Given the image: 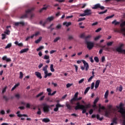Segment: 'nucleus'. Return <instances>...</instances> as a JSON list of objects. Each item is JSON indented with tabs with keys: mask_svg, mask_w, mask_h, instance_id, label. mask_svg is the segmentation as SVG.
I'll use <instances>...</instances> for the list:
<instances>
[{
	"mask_svg": "<svg viewBox=\"0 0 125 125\" xmlns=\"http://www.w3.org/2000/svg\"><path fill=\"white\" fill-rule=\"evenodd\" d=\"M88 108H90V104H88L84 105L83 104H80V102H77L75 109V110H79V109H81V110H83V114H84V113L86 112V111H87V109H88Z\"/></svg>",
	"mask_w": 125,
	"mask_h": 125,
	"instance_id": "nucleus-1",
	"label": "nucleus"
},
{
	"mask_svg": "<svg viewBox=\"0 0 125 125\" xmlns=\"http://www.w3.org/2000/svg\"><path fill=\"white\" fill-rule=\"evenodd\" d=\"M34 9H35V8H34L28 9L26 11L25 14L21 16L20 18L21 19H24L25 18H27L28 16H30L31 18H33L34 16H35V14L32 13V11H33Z\"/></svg>",
	"mask_w": 125,
	"mask_h": 125,
	"instance_id": "nucleus-2",
	"label": "nucleus"
},
{
	"mask_svg": "<svg viewBox=\"0 0 125 125\" xmlns=\"http://www.w3.org/2000/svg\"><path fill=\"white\" fill-rule=\"evenodd\" d=\"M108 108L109 109L105 112L104 116L107 118H110L113 114H115L116 108H112V105H109Z\"/></svg>",
	"mask_w": 125,
	"mask_h": 125,
	"instance_id": "nucleus-3",
	"label": "nucleus"
},
{
	"mask_svg": "<svg viewBox=\"0 0 125 125\" xmlns=\"http://www.w3.org/2000/svg\"><path fill=\"white\" fill-rule=\"evenodd\" d=\"M124 104L122 103H121L119 105H117L116 108L119 110L118 112L121 113L122 115V118L123 119H125V110H124Z\"/></svg>",
	"mask_w": 125,
	"mask_h": 125,
	"instance_id": "nucleus-4",
	"label": "nucleus"
},
{
	"mask_svg": "<svg viewBox=\"0 0 125 125\" xmlns=\"http://www.w3.org/2000/svg\"><path fill=\"white\" fill-rule=\"evenodd\" d=\"M82 62H83V64H84V66L85 68L86 71H87V70H88V68H89V66L88 65V63L87 62H86L85 61L83 60L82 61H77V63L78 64H81V63H82Z\"/></svg>",
	"mask_w": 125,
	"mask_h": 125,
	"instance_id": "nucleus-5",
	"label": "nucleus"
},
{
	"mask_svg": "<svg viewBox=\"0 0 125 125\" xmlns=\"http://www.w3.org/2000/svg\"><path fill=\"white\" fill-rule=\"evenodd\" d=\"M86 44L87 45V48L90 50L93 48L94 47V43L90 41L85 42Z\"/></svg>",
	"mask_w": 125,
	"mask_h": 125,
	"instance_id": "nucleus-6",
	"label": "nucleus"
},
{
	"mask_svg": "<svg viewBox=\"0 0 125 125\" xmlns=\"http://www.w3.org/2000/svg\"><path fill=\"white\" fill-rule=\"evenodd\" d=\"M42 106L43 111L44 112V113H48V112H49V108H50V106L46 104H43Z\"/></svg>",
	"mask_w": 125,
	"mask_h": 125,
	"instance_id": "nucleus-7",
	"label": "nucleus"
},
{
	"mask_svg": "<svg viewBox=\"0 0 125 125\" xmlns=\"http://www.w3.org/2000/svg\"><path fill=\"white\" fill-rule=\"evenodd\" d=\"M78 95H79V93L76 92L74 95V97L70 101L71 104H75V101H77V99H78Z\"/></svg>",
	"mask_w": 125,
	"mask_h": 125,
	"instance_id": "nucleus-8",
	"label": "nucleus"
},
{
	"mask_svg": "<svg viewBox=\"0 0 125 125\" xmlns=\"http://www.w3.org/2000/svg\"><path fill=\"white\" fill-rule=\"evenodd\" d=\"M92 9H97V8H100L102 10H103L105 7L103 6H101L100 3L95 4L93 7H92Z\"/></svg>",
	"mask_w": 125,
	"mask_h": 125,
	"instance_id": "nucleus-9",
	"label": "nucleus"
},
{
	"mask_svg": "<svg viewBox=\"0 0 125 125\" xmlns=\"http://www.w3.org/2000/svg\"><path fill=\"white\" fill-rule=\"evenodd\" d=\"M124 46V44H121L120 46L116 49L117 51L121 53H124L125 54V50H123L122 47Z\"/></svg>",
	"mask_w": 125,
	"mask_h": 125,
	"instance_id": "nucleus-10",
	"label": "nucleus"
},
{
	"mask_svg": "<svg viewBox=\"0 0 125 125\" xmlns=\"http://www.w3.org/2000/svg\"><path fill=\"white\" fill-rule=\"evenodd\" d=\"M14 25L16 27H22L25 25V22L24 21L16 22H14Z\"/></svg>",
	"mask_w": 125,
	"mask_h": 125,
	"instance_id": "nucleus-11",
	"label": "nucleus"
},
{
	"mask_svg": "<svg viewBox=\"0 0 125 125\" xmlns=\"http://www.w3.org/2000/svg\"><path fill=\"white\" fill-rule=\"evenodd\" d=\"M63 107H64V105L58 103L56 104V107L54 109V112H58V110H59V108Z\"/></svg>",
	"mask_w": 125,
	"mask_h": 125,
	"instance_id": "nucleus-12",
	"label": "nucleus"
},
{
	"mask_svg": "<svg viewBox=\"0 0 125 125\" xmlns=\"http://www.w3.org/2000/svg\"><path fill=\"white\" fill-rule=\"evenodd\" d=\"M85 14H86V16H89L92 14V11L90 9H86L84 11Z\"/></svg>",
	"mask_w": 125,
	"mask_h": 125,
	"instance_id": "nucleus-13",
	"label": "nucleus"
},
{
	"mask_svg": "<svg viewBox=\"0 0 125 125\" xmlns=\"http://www.w3.org/2000/svg\"><path fill=\"white\" fill-rule=\"evenodd\" d=\"M2 60L6 61V62H11V59L7 58V56H4L2 58Z\"/></svg>",
	"mask_w": 125,
	"mask_h": 125,
	"instance_id": "nucleus-14",
	"label": "nucleus"
},
{
	"mask_svg": "<svg viewBox=\"0 0 125 125\" xmlns=\"http://www.w3.org/2000/svg\"><path fill=\"white\" fill-rule=\"evenodd\" d=\"M35 75L38 78V79H42V74L40 72H35Z\"/></svg>",
	"mask_w": 125,
	"mask_h": 125,
	"instance_id": "nucleus-15",
	"label": "nucleus"
},
{
	"mask_svg": "<svg viewBox=\"0 0 125 125\" xmlns=\"http://www.w3.org/2000/svg\"><path fill=\"white\" fill-rule=\"evenodd\" d=\"M16 114H17V116L19 118H21V117H28V115L26 114H20V111H17Z\"/></svg>",
	"mask_w": 125,
	"mask_h": 125,
	"instance_id": "nucleus-16",
	"label": "nucleus"
},
{
	"mask_svg": "<svg viewBox=\"0 0 125 125\" xmlns=\"http://www.w3.org/2000/svg\"><path fill=\"white\" fill-rule=\"evenodd\" d=\"M54 20V16L49 17L46 20V23H47V22H51V21H53V20Z\"/></svg>",
	"mask_w": 125,
	"mask_h": 125,
	"instance_id": "nucleus-17",
	"label": "nucleus"
},
{
	"mask_svg": "<svg viewBox=\"0 0 125 125\" xmlns=\"http://www.w3.org/2000/svg\"><path fill=\"white\" fill-rule=\"evenodd\" d=\"M48 68V65H46L45 66L43 67L42 70L44 71V74H46V73H48L47 71V68Z\"/></svg>",
	"mask_w": 125,
	"mask_h": 125,
	"instance_id": "nucleus-18",
	"label": "nucleus"
},
{
	"mask_svg": "<svg viewBox=\"0 0 125 125\" xmlns=\"http://www.w3.org/2000/svg\"><path fill=\"white\" fill-rule=\"evenodd\" d=\"M99 84H100V80H97L95 83V88H98V86H99Z\"/></svg>",
	"mask_w": 125,
	"mask_h": 125,
	"instance_id": "nucleus-19",
	"label": "nucleus"
},
{
	"mask_svg": "<svg viewBox=\"0 0 125 125\" xmlns=\"http://www.w3.org/2000/svg\"><path fill=\"white\" fill-rule=\"evenodd\" d=\"M71 24L72 23L71 22H64L63 23V26H66V27H69V26H70Z\"/></svg>",
	"mask_w": 125,
	"mask_h": 125,
	"instance_id": "nucleus-20",
	"label": "nucleus"
},
{
	"mask_svg": "<svg viewBox=\"0 0 125 125\" xmlns=\"http://www.w3.org/2000/svg\"><path fill=\"white\" fill-rule=\"evenodd\" d=\"M45 75L44 76V79H46L47 77H50V76H52V73L46 72V73H44Z\"/></svg>",
	"mask_w": 125,
	"mask_h": 125,
	"instance_id": "nucleus-21",
	"label": "nucleus"
},
{
	"mask_svg": "<svg viewBox=\"0 0 125 125\" xmlns=\"http://www.w3.org/2000/svg\"><path fill=\"white\" fill-rule=\"evenodd\" d=\"M29 50L28 48L23 49L20 51V53L22 54L24 53V52H27Z\"/></svg>",
	"mask_w": 125,
	"mask_h": 125,
	"instance_id": "nucleus-22",
	"label": "nucleus"
},
{
	"mask_svg": "<svg viewBox=\"0 0 125 125\" xmlns=\"http://www.w3.org/2000/svg\"><path fill=\"white\" fill-rule=\"evenodd\" d=\"M108 96H109V91L107 90L104 94V99H107Z\"/></svg>",
	"mask_w": 125,
	"mask_h": 125,
	"instance_id": "nucleus-23",
	"label": "nucleus"
},
{
	"mask_svg": "<svg viewBox=\"0 0 125 125\" xmlns=\"http://www.w3.org/2000/svg\"><path fill=\"white\" fill-rule=\"evenodd\" d=\"M15 44H16V45H18V46H23V43H19L18 42V41H16L14 42Z\"/></svg>",
	"mask_w": 125,
	"mask_h": 125,
	"instance_id": "nucleus-24",
	"label": "nucleus"
},
{
	"mask_svg": "<svg viewBox=\"0 0 125 125\" xmlns=\"http://www.w3.org/2000/svg\"><path fill=\"white\" fill-rule=\"evenodd\" d=\"M42 121L43 123H49V122H50V120H49V119L48 118H44L42 119Z\"/></svg>",
	"mask_w": 125,
	"mask_h": 125,
	"instance_id": "nucleus-25",
	"label": "nucleus"
},
{
	"mask_svg": "<svg viewBox=\"0 0 125 125\" xmlns=\"http://www.w3.org/2000/svg\"><path fill=\"white\" fill-rule=\"evenodd\" d=\"M91 35H88L87 36L85 37V42H89L88 41V40H89V39H90V38H91Z\"/></svg>",
	"mask_w": 125,
	"mask_h": 125,
	"instance_id": "nucleus-26",
	"label": "nucleus"
},
{
	"mask_svg": "<svg viewBox=\"0 0 125 125\" xmlns=\"http://www.w3.org/2000/svg\"><path fill=\"white\" fill-rule=\"evenodd\" d=\"M46 90L47 92H48V95L50 96V95H51V92L52 91V90L50 88H47Z\"/></svg>",
	"mask_w": 125,
	"mask_h": 125,
	"instance_id": "nucleus-27",
	"label": "nucleus"
},
{
	"mask_svg": "<svg viewBox=\"0 0 125 125\" xmlns=\"http://www.w3.org/2000/svg\"><path fill=\"white\" fill-rule=\"evenodd\" d=\"M60 40H61V38L60 37H57L54 40L53 42H57L60 41Z\"/></svg>",
	"mask_w": 125,
	"mask_h": 125,
	"instance_id": "nucleus-28",
	"label": "nucleus"
},
{
	"mask_svg": "<svg viewBox=\"0 0 125 125\" xmlns=\"http://www.w3.org/2000/svg\"><path fill=\"white\" fill-rule=\"evenodd\" d=\"M4 33L6 35H10V30L7 29H6L5 31H4Z\"/></svg>",
	"mask_w": 125,
	"mask_h": 125,
	"instance_id": "nucleus-29",
	"label": "nucleus"
},
{
	"mask_svg": "<svg viewBox=\"0 0 125 125\" xmlns=\"http://www.w3.org/2000/svg\"><path fill=\"white\" fill-rule=\"evenodd\" d=\"M20 84V83H18L17 84H16V85H15L14 86V87H12L11 91H13V90H14V89H15V88H16V87H17L18 86H19Z\"/></svg>",
	"mask_w": 125,
	"mask_h": 125,
	"instance_id": "nucleus-30",
	"label": "nucleus"
},
{
	"mask_svg": "<svg viewBox=\"0 0 125 125\" xmlns=\"http://www.w3.org/2000/svg\"><path fill=\"white\" fill-rule=\"evenodd\" d=\"M42 40V37H39V39L35 41V43H39V42H41Z\"/></svg>",
	"mask_w": 125,
	"mask_h": 125,
	"instance_id": "nucleus-31",
	"label": "nucleus"
},
{
	"mask_svg": "<svg viewBox=\"0 0 125 125\" xmlns=\"http://www.w3.org/2000/svg\"><path fill=\"white\" fill-rule=\"evenodd\" d=\"M101 37H102L101 35H99V36H98L95 37V38H94V41H95L96 42L97 41H98V40H99L100 39H101Z\"/></svg>",
	"mask_w": 125,
	"mask_h": 125,
	"instance_id": "nucleus-32",
	"label": "nucleus"
},
{
	"mask_svg": "<svg viewBox=\"0 0 125 125\" xmlns=\"http://www.w3.org/2000/svg\"><path fill=\"white\" fill-rule=\"evenodd\" d=\"M40 25H42V26H43V27H45V24H46V21L43 22H42V21H41L40 22Z\"/></svg>",
	"mask_w": 125,
	"mask_h": 125,
	"instance_id": "nucleus-33",
	"label": "nucleus"
},
{
	"mask_svg": "<svg viewBox=\"0 0 125 125\" xmlns=\"http://www.w3.org/2000/svg\"><path fill=\"white\" fill-rule=\"evenodd\" d=\"M96 117L97 120H99V121H102V120H103V117H100V115H99V114H97Z\"/></svg>",
	"mask_w": 125,
	"mask_h": 125,
	"instance_id": "nucleus-34",
	"label": "nucleus"
},
{
	"mask_svg": "<svg viewBox=\"0 0 125 125\" xmlns=\"http://www.w3.org/2000/svg\"><path fill=\"white\" fill-rule=\"evenodd\" d=\"M12 46V44H11V43H8L6 45V46H5V49H7V48H10V47H11Z\"/></svg>",
	"mask_w": 125,
	"mask_h": 125,
	"instance_id": "nucleus-35",
	"label": "nucleus"
},
{
	"mask_svg": "<svg viewBox=\"0 0 125 125\" xmlns=\"http://www.w3.org/2000/svg\"><path fill=\"white\" fill-rule=\"evenodd\" d=\"M120 22L117 21V20H114L112 22V24H114V25H119L120 24Z\"/></svg>",
	"mask_w": 125,
	"mask_h": 125,
	"instance_id": "nucleus-36",
	"label": "nucleus"
},
{
	"mask_svg": "<svg viewBox=\"0 0 125 125\" xmlns=\"http://www.w3.org/2000/svg\"><path fill=\"white\" fill-rule=\"evenodd\" d=\"M66 106L67 107V109L69 110H71L72 109V106L70 104H66Z\"/></svg>",
	"mask_w": 125,
	"mask_h": 125,
	"instance_id": "nucleus-37",
	"label": "nucleus"
},
{
	"mask_svg": "<svg viewBox=\"0 0 125 125\" xmlns=\"http://www.w3.org/2000/svg\"><path fill=\"white\" fill-rule=\"evenodd\" d=\"M114 15H112L111 16H108V17H106L105 19H104V20H108V19H110V18H113V17H114Z\"/></svg>",
	"mask_w": 125,
	"mask_h": 125,
	"instance_id": "nucleus-38",
	"label": "nucleus"
},
{
	"mask_svg": "<svg viewBox=\"0 0 125 125\" xmlns=\"http://www.w3.org/2000/svg\"><path fill=\"white\" fill-rule=\"evenodd\" d=\"M47 6H44L42 9L40 10V12H42L43 10H46Z\"/></svg>",
	"mask_w": 125,
	"mask_h": 125,
	"instance_id": "nucleus-39",
	"label": "nucleus"
},
{
	"mask_svg": "<svg viewBox=\"0 0 125 125\" xmlns=\"http://www.w3.org/2000/svg\"><path fill=\"white\" fill-rule=\"evenodd\" d=\"M50 68L51 72H54L55 71V70L53 68V65L52 64L50 65Z\"/></svg>",
	"mask_w": 125,
	"mask_h": 125,
	"instance_id": "nucleus-40",
	"label": "nucleus"
},
{
	"mask_svg": "<svg viewBox=\"0 0 125 125\" xmlns=\"http://www.w3.org/2000/svg\"><path fill=\"white\" fill-rule=\"evenodd\" d=\"M121 31L122 32V33L125 36V28H121Z\"/></svg>",
	"mask_w": 125,
	"mask_h": 125,
	"instance_id": "nucleus-41",
	"label": "nucleus"
},
{
	"mask_svg": "<svg viewBox=\"0 0 125 125\" xmlns=\"http://www.w3.org/2000/svg\"><path fill=\"white\" fill-rule=\"evenodd\" d=\"M62 25H61V24H59L56 26V29L59 30V29H60L61 28H62Z\"/></svg>",
	"mask_w": 125,
	"mask_h": 125,
	"instance_id": "nucleus-42",
	"label": "nucleus"
},
{
	"mask_svg": "<svg viewBox=\"0 0 125 125\" xmlns=\"http://www.w3.org/2000/svg\"><path fill=\"white\" fill-rule=\"evenodd\" d=\"M23 76H24V74H23V72H20V79H23Z\"/></svg>",
	"mask_w": 125,
	"mask_h": 125,
	"instance_id": "nucleus-43",
	"label": "nucleus"
},
{
	"mask_svg": "<svg viewBox=\"0 0 125 125\" xmlns=\"http://www.w3.org/2000/svg\"><path fill=\"white\" fill-rule=\"evenodd\" d=\"M89 89H90V87H87L86 89L85 90V91L84 92V94H86L87 92H88V90H89Z\"/></svg>",
	"mask_w": 125,
	"mask_h": 125,
	"instance_id": "nucleus-44",
	"label": "nucleus"
},
{
	"mask_svg": "<svg viewBox=\"0 0 125 125\" xmlns=\"http://www.w3.org/2000/svg\"><path fill=\"white\" fill-rule=\"evenodd\" d=\"M68 40L69 41H72V40H74V37L73 36V35H69Z\"/></svg>",
	"mask_w": 125,
	"mask_h": 125,
	"instance_id": "nucleus-45",
	"label": "nucleus"
},
{
	"mask_svg": "<svg viewBox=\"0 0 125 125\" xmlns=\"http://www.w3.org/2000/svg\"><path fill=\"white\" fill-rule=\"evenodd\" d=\"M44 48V47H43V46H41L37 49V51H40V50H42V49H43Z\"/></svg>",
	"mask_w": 125,
	"mask_h": 125,
	"instance_id": "nucleus-46",
	"label": "nucleus"
},
{
	"mask_svg": "<svg viewBox=\"0 0 125 125\" xmlns=\"http://www.w3.org/2000/svg\"><path fill=\"white\" fill-rule=\"evenodd\" d=\"M117 121H118V118L115 117V118H114L113 119L112 122H113V123H114V124H116Z\"/></svg>",
	"mask_w": 125,
	"mask_h": 125,
	"instance_id": "nucleus-47",
	"label": "nucleus"
},
{
	"mask_svg": "<svg viewBox=\"0 0 125 125\" xmlns=\"http://www.w3.org/2000/svg\"><path fill=\"white\" fill-rule=\"evenodd\" d=\"M80 38L81 39H85V35L84 34V33L81 34Z\"/></svg>",
	"mask_w": 125,
	"mask_h": 125,
	"instance_id": "nucleus-48",
	"label": "nucleus"
},
{
	"mask_svg": "<svg viewBox=\"0 0 125 125\" xmlns=\"http://www.w3.org/2000/svg\"><path fill=\"white\" fill-rule=\"evenodd\" d=\"M43 59H44L45 60H47L49 59V56L45 55L43 57Z\"/></svg>",
	"mask_w": 125,
	"mask_h": 125,
	"instance_id": "nucleus-49",
	"label": "nucleus"
},
{
	"mask_svg": "<svg viewBox=\"0 0 125 125\" xmlns=\"http://www.w3.org/2000/svg\"><path fill=\"white\" fill-rule=\"evenodd\" d=\"M106 44L107 46H111L113 44V42H108Z\"/></svg>",
	"mask_w": 125,
	"mask_h": 125,
	"instance_id": "nucleus-50",
	"label": "nucleus"
},
{
	"mask_svg": "<svg viewBox=\"0 0 125 125\" xmlns=\"http://www.w3.org/2000/svg\"><path fill=\"white\" fill-rule=\"evenodd\" d=\"M107 11H108V10H105L103 12H99V14H104V13H106V12H107Z\"/></svg>",
	"mask_w": 125,
	"mask_h": 125,
	"instance_id": "nucleus-51",
	"label": "nucleus"
},
{
	"mask_svg": "<svg viewBox=\"0 0 125 125\" xmlns=\"http://www.w3.org/2000/svg\"><path fill=\"white\" fill-rule=\"evenodd\" d=\"M93 78H94V75H93L92 76H91L88 80V82H91V80L93 79Z\"/></svg>",
	"mask_w": 125,
	"mask_h": 125,
	"instance_id": "nucleus-52",
	"label": "nucleus"
},
{
	"mask_svg": "<svg viewBox=\"0 0 125 125\" xmlns=\"http://www.w3.org/2000/svg\"><path fill=\"white\" fill-rule=\"evenodd\" d=\"M98 101H99V98H97L94 102V104H96Z\"/></svg>",
	"mask_w": 125,
	"mask_h": 125,
	"instance_id": "nucleus-53",
	"label": "nucleus"
},
{
	"mask_svg": "<svg viewBox=\"0 0 125 125\" xmlns=\"http://www.w3.org/2000/svg\"><path fill=\"white\" fill-rule=\"evenodd\" d=\"M72 85H73V84H72V83H67V84H66V87H67V88H69V87H70V86H72Z\"/></svg>",
	"mask_w": 125,
	"mask_h": 125,
	"instance_id": "nucleus-54",
	"label": "nucleus"
},
{
	"mask_svg": "<svg viewBox=\"0 0 125 125\" xmlns=\"http://www.w3.org/2000/svg\"><path fill=\"white\" fill-rule=\"evenodd\" d=\"M85 20V18H79V20H78V22H80L81 21H83V20Z\"/></svg>",
	"mask_w": 125,
	"mask_h": 125,
	"instance_id": "nucleus-55",
	"label": "nucleus"
},
{
	"mask_svg": "<svg viewBox=\"0 0 125 125\" xmlns=\"http://www.w3.org/2000/svg\"><path fill=\"white\" fill-rule=\"evenodd\" d=\"M124 26H125V21L123 22L121 24H120V26L122 27L121 29H123V27H124Z\"/></svg>",
	"mask_w": 125,
	"mask_h": 125,
	"instance_id": "nucleus-56",
	"label": "nucleus"
},
{
	"mask_svg": "<svg viewBox=\"0 0 125 125\" xmlns=\"http://www.w3.org/2000/svg\"><path fill=\"white\" fill-rule=\"evenodd\" d=\"M43 94V92H41L40 93L38 94L37 96L36 97H40V96H42Z\"/></svg>",
	"mask_w": 125,
	"mask_h": 125,
	"instance_id": "nucleus-57",
	"label": "nucleus"
},
{
	"mask_svg": "<svg viewBox=\"0 0 125 125\" xmlns=\"http://www.w3.org/2000/svg\"><path fill=\"white\" fill-rule=\"evenodd\" d=\"M84 82V79L83 78L79 81V83H83Z\"/></svg>",
	"mask_w": 125,
	"mask_h": 125,
	"instance_id": "nucleus-58",
	"label": "nucleus"
},
{
	"mask_svg": "<svg viewBox=\"0 0 125 125\" xmlns=\"http://www.w3.org/2000/svg\"><path fill=\"white\" fill-rule=\"evenodd\" d=\"M1 36H2V40H4L5 38H6V35L4 34H2Z\"/></svg>",
	"mask_w": 125,
	"mask_h": 125,
	"instance_id": "nucleus-59",
	"label": "nucleus"
},
{
	"mask_svg": "<svg viewBox=\"0 0 125 125\" xmlns=\"http://www.w3.org/2000/svg\"><path fill=\"white\" fill-rule=\"evenodd\" d=\"M0 113L1 114V115H5V111L4 110H1L0 112Z\"/></svg>",
	"mask_w": 125,
	"mask_h": 125,
	"instance_id": "nucleus-60",
	"label": "nucleus"
},
{
	"mask_svg": "<svg viewBox=\"0 0 125 125\" xmlns=\"http://www.w3.org/2000/svg\"><path fill=\"white\" fill-rule=\"evenodd\" d=\"M94 60L95 61H96V62H99V59H98V57H95L94 58Z\"/></svg>",
	"mask_w": 125,
	"mask_h": 125,
	"instance_id": "nucleus-61",
	"label": "nucleus"
},
{
	"mask_svg": "<svg viewBox=\"0 0 125 125\" xmlns=\"http://www.w3.org/2000/svg\"><path fill=\"white\" fill-rule=\"evenodd\" d=\"M15 97H16V98H17L18 99H19V98H20V94H16Z\"/></svg>",
	"mask_w": 125,
	"mask_h": 125,
	"instance_id": "nucleus-62",
	"label": "nucleus"
},
{
	"mask_svg": "<svg viewBox=\"0 0 125 125\" xmlns=\"http://www.w3.org/2000/svg\"><path fill=\"white\" fill-rule=\"evenodd\" d=\"M40 32L38 31L35 34H34V36H35V37H38V36H39V35H40Z\"/></svg>",
	"mask_w": 125,
	"mask_h": 125,
	"instance_id": "nucleus-63",
	"label": "nucleus"
},
{
	"mask_svg": "<svg viewBox=\"0 0 125 125\" xmlns=\"http://www.w3.org/2000/svg\"><path fill=\"white\" fill-rule=\"evenodd\" d=\"M119 91H123V86L120 85L119 86Z\"/></svg>",
	"mask_w": 125,
	"mask_h": 125,
	"instance_id": "nucleus-64",
	"label": "nucleus"
}]
</instances>
